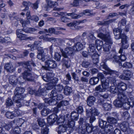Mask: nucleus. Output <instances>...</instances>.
Wrapping results in <instances>:
<instances>
[{"label": "nucleus", "mask_w": 134, "mask_h": 134, "mask_svg": "<svg viewBox=\"0 0 134 134\" xmlns=\"http://www.w3.org/2000/svg\"><path fill=\"white\" fill-rule=\"evenodd\" d=\"M31 65L33 66H36L35 64L32 61H28L22 64V66H23L22 68L24 70L22 75L26 81H34L35 79L36 76L35 75L28 72L31 71L32 70Z\"/></svg>", "instance_id": "f257e3e1"}, {"label": "nucleus", "mask_w": 134, "mask_h": 134, "mask_svg": "<svg viewBox=\"0 0 134 134\" xmlns=\"http://www.w3.org/2000/svg\"><path fill=\"white\" fill-rule=\"evenodd\" d=\"M24 89L21 87H16L14 91V96L13 98L14 102L16 103V106L20 108L23 105V97L21 94L24 92Z\"/></svg>", "instance_id": "f03ea898"}, {"label": "nucleus", "mask_w": 134, "mask_h": 134, "mask_svg": "<svg viewBox=\"0 0 134 134\" xmlns=\"http://www.w3.org/2000/svg\"><path fill=\"white\" fill-rule=\"evenodd\" d=\"M98 37L102 39L106 43L103 44V47L104 51L107 52V53H109L110 49L111 48L110 44H112L113 42L110 38V34L109 32H107L105 35L100 32L98 34Z\"/></svg>", "instance_id": "7ed1b4c3"}, {"label": "nucleus", "mask_w": 134, "mask_h": 134, "mask_svg": "<svg viewBox=\"0 0 134 134\" xmlns=\"http://www.w3.org/2000/svg\"><path fill=\"white\" fill-rule=\"evenodd\" d=\"M122 29L121 28H116L113 29V31L115 38L116 39H121V43L122 47L126 48H127L128 45L127 43L126 36L124 34H121Z\"/></svg>", "instance_id": "20e7f679"}, {"label": "nucleus", "mask_w": 134, "mask_h": 134, "mask_svg": "<svg viewBox=\"0 0 134 134\" xmlns=\"http://www.w3.org/2000/svg\"><path fill=\"white\" fill-rule=\"evenodd\" d=\"M63 97V96L62 94H57L56 98H45L44 102L48 104L49 105H54L58 103V100H62Z\"/></svg>", "instance_id": "39448f33"}, {"label": "nucleus", "mask_w": 134, "mask_h": 134, "mask_svg": "<svg viewBox=\"0 0 134 134\" xmlns=\"http://www.w3.org/2000/svg\"><path fill=\"white\" fill-rule=\"evenodd\" d=\"M98 77L100 79L102 85L105 91H106L109 87V80L108 79H106L104 77L103 74L101 73L98 74Z\"/></svg>", "instance_id": "423d86ee"}, {"label": "nucleus", "mask_w": 134, "mask_h": 134, "mask_svg": "<svg viewBox=\"0 0 134 134\" xmlns=\"http://www.w3.org/2000/svg\"><path fill=\"white\" fill-rule=\"evenodd\" d=\"M45 66H42V68L46 70H48V68L54 69L57 66V64L55 61L52 59H48L45 62Z\"/></svg>", "instance_id": "0eeeda50"}, {"label": "nucleus", "mask_w": 134, "mask_h": 134, "mask_svg": "<svg viewBox=\"0 0 134 134\" xmlns=\"http://www.w3.org/2000/svg\"><path fill=\"white\" fill-rule=\"evenodd\" d=\"M60 50L62 56L65 58H68V56L71 55L74 53L73 48L71 47H66L64 50L62 48Z\"/></svg>", "instance_id": "6e6552de"}, {"label": "nucleus", "mask_w": 134, "mask_h": 134, "mask_svg": "<svg viewBox=\"0 0 134 134\" xmlns=\"http://www.w3.org/2000/svg\"><path fill=\"white\" fill-rule=\"evenodd\" d=\"M86 116L88 117H90L91 115L94 116H98L99 114L98 110L94 107L90 109H86Z\"/></svg>", "instance_id": "1a4fd4ad"}, {"label": "nucleus", "mask_w": 134, "mask_h": 134, "mask_svg": "<svg viewBox=\"0 0 134 134\" xmlns=\"http://www.w3.org/2000/svg\"><path fill=\"white\" fill-rule=\"evenodd\" d=\"M113 114H115L116 115V118L112 117L110 116H108L107 117V119L108 123H110L113 125L114 127H115V124L117 122V119L118 118V115L115 112H114Z\"/></svg>", "instance_id": "9d476101"}, {"label": "nucleus", "mask_w": 134, "mask_h": 134, "mask_svg": "<svg viewBox=\"0 0 134 134\" xmlns=\"http://www.w3.org/2000/svg\"><path fill=\"white\" fill-rule=\"evenodd\" d=\"M21 30H19L17 32V37L21 40H24L27 39H30L32 40L33 38L31 37H28L27 35L25 34H23L21 33Z\"/></svg>", "instance_id": "9b49d317"}, {"label": "nucleus", "mask_w": 134, "mask_h": 134, "mask_svg": "<svg viewBox=\"0 0 134 134\" xmlns=\"http://www.w3.org/2000/svg\"><path fill=\"white\" fill-rule=\"evenodd\" d=\"M121 129L124 132H128L130 131L129 124L127 122H123L120 125Z\"/></svg>", "instance_id": "f8f14e48"}, {"label": "nucleus", "mask_w": 134, "mask_h": 134, "mask_svg": "<svg viewBox=\"0 0 134 134\" xmlns=\"http://www.w3.org/2000/svg\"><path fill=\"white\" fill-rule=\"evenodd\" d=\"M14 125H15V124L13 121H11L7 124L4 123L1 125L2 127H3L6 130L8 131L11 128H13Z\"/></svg>", "instance_id": "ddd939ff"}, {"label": "nucleus", "mask_w": 134, "mask_h": 134, "mask_svg": "<svg viewBox=\"0 0 134 134\" xmlns=\"http://www.w3.org/2000/svg\"><path fill=\"white\" fill-rule=\"evenodd\" d=\"M90 11L88 10H84L83 12L80 13L79 14H75L73 16V18L74 19H77L82 16L83 15L87 16H90L91 14L90 13Z\"/></svg>", "instance_id": "4468645a"}, {"label": "nucleus", "mask_w": 134, "mask_h": 134, "mask_svg": "<svg viewBox=\"0 0 134 134\" xmlns=\"http://www.w3.org/2000/svg\"><path fill=\"white\" fill-rule=\"evenodd\" d=\"M81 130H82V133H83V132H85V133L88 134V133L91 132L92 131V127L90 126L89 124H86V125L83 126V127L81 128Z\"/></svg>", "instance_id": "2eb2a0df"}, {"label": "nucleus", "mask_w": 134, "mask_h": 134, "mask_svg": "<svg viewBox=\"0 0 134 134\" xmlns=\"http://www.w3.org/2000/svg\"><path fill=\"white\" fill-rule=\"evenodd\" d=\"M19 114V113L18 111L12 112H7L5 113V116L7 118L12 119L14 117L18 116Z\"/></svg>", "instance_id": "dca6fc26"}, {"label": "nucleus", "mask_w": 134, "mask_h": 134, "mask_svg": "<svg viewBox=\"0 0 134 134\" xmlns=\"http://www.w3.org/2000/svg\"><path fill=\"white\" fill-rule=\"evenodd\" d=\"M4 68L7 72H13L15 70L13 65L11 63L6 64L5 65Z\"/></svg>", "instance_id": "f3484780"}, {"label": "nucleus", "mask_w": 134, "mask_h": 134, "mask_svg": "<svg viewBox=\"0 0 134 134\" xmlns=\"http://www.w3.org/2000/svg\"><path fill=\"white\" fill-rule=\"evenodd\" d=\"M100 68L103 69L107 71V73L108 74H111L115 72L114 71L110 69L105 64L104 62H102L100 64Z\"/></svg>", "instance_id": "a211bd4d"}, {"label": "nucleus", "mask_w": 134, "mask_h": 134, "mask_svg": "<svg viewBox=\"0 0 134 134\" xmlns=\"http://www.w3.org/2000/svg\"><path fill=\"white\" fill-rule=\"evenodd\" d=\"M69 128L67 127L66 124L60 125L57 129L58 133L59 134H60L62 132H64L67 130H69Z\"/></svg>", "instance_id": "6ab92c4d"}, {"label": "nucleus", "mask_w": 134, "mask_h": 134, "mask_svg": "<svg viewBox=\"0 0 134 134\" xmlns=\"http://www.w3.org/2000/svg\"><path fill=\"white\" fill-rule=\"evenodd\" d=\"M21 30L22 31H21V33H22V34H24L23 32V31L24 32L26 33H32L34 32L35 31H36V30L34 28L29 27H27L26 28H24L22 29H17L16 31V34L17 36L18 35V30Z\"/></svg>", "instance_id": "aec40b11"}, {"label": "nucleus", "mask_w": 134, "mask_h": 134, "mask_svg": "<svg viewBox=\"0 0 134 134\" xmlns=\"http://www.w3.org/2000/svg\"><path fill=\"white\" fill-rule=\"evenodd\" d=\"M96 98L93 96H88L87 99V105L89 107H91L94 104L95 102Z\"/></svg>", "instance_id": "412c9836"}, {"label": "nucleus", "mask_w": 134, "mask_h": 134, "mask_svg": "<svg viewBox=\"0 0 134 134\" xmlns=\"http://www.w3.org/2000/svg\"><path fill=\"white\" fill-rule=\"evenodd\" d=\"M9 81L10 83L13 86L16 85L18 82L17 78L14 75L10 76L9 78Z\"/></svg>", "instance_id": "4be33fe9"}, {"label": "nucleus", "mask_w": 134, "mask_h": 134, "mask_svg": "<svg viewBox=\"0 0 134 134\" xmlns=\"http://www.w3.org/2000/svg\"><path fill=\"white\" fill-rule=\"evenodd\" d=\"M83 45L80 42H77L75 43L73 47L74 51H79L82 49Z\"/></svg>", "instance_id": "5701e85b"}, {"label": "nucleus", "mask_w": 134, "mask_h": 134, "mask_svg": "<svg viewBox=\"0 0 134 134\" xmlns=\"http://www.w3.org/2000/svg\"><path fill=\"white\" fill-rule=\"evenodd\" d=\"M54 74L52 73H48L46 75H44L42 77L43 80L45 81L48 82L53 78Z\"/></svg>", "instance_id": "b1692460"}, {"label": "nucleus", "mask_w": 134, "mask_h": 134, "mask_svg": "<svg viewBox=\"0 0 134 134\" xmlns=\"http://www.w3.org/2000/svg\"><path fill=\"white\" fill-rule=\"evenodd\" d=\"M57 115L54 114H53L49 115L47 118V121L48 123L53 124L57 120Z\"/></svg>", "instance_id": "393cba45"}, {"label": "nucleus", "mask_w": 134, "mask_h": 134, "mask_svg": "<svg viewBox=\"0 0 134 134\" xmlns=\"http://www.w3.org/2000/svg\"><path fill=\"white\" fill-rule=\"evenodd\" d=\"M127 98L126 96L124 94L123 92L120 91L118 93L117 100H120L124 102L126 100Z\"/></svg>", "instance_id": "a878e982"}, {"label": "nucleus", "mask_w": 134, "mask_h": 134, "mask_svg": "<svg viewBox=\"0 0 134 134\" xmlns=\"http://www.w3.org/2000/svg\"><path fill=\"white\" fill-rule=\"evenodd\" d=\"M118 86L119 91L121 92H123V91L125 90L126 89V85L123 82H121L118 83Z\"/></svg>", "instance_id": "bb28decb"}, {"label": "nucleus", "mask_w": 134, "mask_h": 134, "mask_svg": "<svg viewBox=\"0 0 134 134\" xmlns=\"http://www.w3.org/2000/svg\"><path fill=\"white\" fill-rule=\"evenodd\" d=\"M87 121H88V120L86 119L85 118H80L79 122V124L81 125V128L83 127L84 126V127L86 124H87Z\"/></svg>", "instance_id": "cd10ccee"}, {"label": "nucleus", "mask_w": 134, "mask_h": 134, "mask_svg": "<svg viewBox=\"0 0 134 134\" xmlns=\"http://www.w3.org/2000/svg\"><path fill=\"white\" fill-rule=\"evenodd\" d=\"M79 114L77 112L73 111L71 113L70 119L76 121L79 119Z\"/></svg>", "instance_id": "c85d7f7f"}, {"label": "nucleus", "mask_w": 134, "mask_h": 134, "mask_svg": "<svg viewBox=\"0 0 134 134\" xmlns=\"http://www.w3.org/2000/svg\"><path fill=\"white\" fill-rule=\"evenodd\" d=\"M60 41L62 43H65L68 46H71L74 42L73 40L72 39H65L64 40H61Z\"/></svg>", "instance_id": "c756f323"}, {"label": "nucleus", "mask_w": 134, "mask_h": 134, "mask_svg": "<svg viewBox=\"0 0 134 134\" xmlns=\"http://www.w3.org/2000/svg\"><path fill=\"white\" fill-rule=\"evenodd\" d=\"M124 102L117 100V99L113 102L114 105L117 107L121 108L123 105Z\"/></svg>", "instance_id": "7c9ffc66"}, {"label": "nucleus", "mask_w": 134, "mask_h": 134, "mask_svg": "<svg viewBox=\"0 0 134 134\" xmlns=\"http://www.w3.org/2000/svg\"><path fill=\"white\" fill-rule=\"evenodd\" d=\"M115 53V52H113L112 53L110 54V55H109L108 57V59H114V60L113 62H118V60L117 59V57Z\"/></svg>", "instance_id": "2f4dec72"}, {"label": "nucleus", "mask_w": 134, "mask_h": 134, "mask_svg": "<svg viewBox=\"0 0 134 134\" xmlns=\"http://www.w3.org/2000/svg\"><path fill=\"white\" fill-rule=\"evenodd\" d=\"M98 123L99 126L102 129H104L108 124L106 121L100 119H99Z\"/></svg>", "instance_id": "473e14b6"}, {"label": "nucleus", "mask_w": 134, "mask_h": 134, "mask_svg": "<svg viewBox=\"0 0 134 134\" xmlns=\"http://www.w3.org/2000/svg\"><path fill=\"white\" fill-rule=\"evenodd\" d=\"M97 77H93L91 78L90 80V83L92 85H94L97 84L99 81V79Z\"/></svg>", "instance_id": "72a5a7b5"}, {"label": "nucleus", "mask_w": 134, "mask_h": 134, "mask_svg": "<svg viewBox=\"0 0 134 134\" xmlns=\"http://www.w3.org/2000/svg\"><path fill=\"white\" fill-rule=\"evenodd\" d=\"M117 57L118 62H116V63L119 64V66L122 65V63H120V60H121V61H124L126 59V57L124 55H121L120 56H118Z\"/></svg>", "instance_id": "f704fd0d"}, {"label": "nucleus", "mask_w": 134, "mask_h": 134, "mask_svg": "<svg viewBox=\"0 0 134 134\" xmlns=\"http://www.w3.org/2000/svg\"><path fill=\"white\" fill-rule=\"evenodd\" d=\"M110 90L111 93L113 94H115L117 92H118V93L120 91H119L118 88V86L117 87H116L114 86L110 87Z\"/></svg>", "instance_id": "c9c22d12"}, {"label": "nucleus", "mask_w": 134, "mask_h": 134, "mask_svg": "<svg viewBox=\"0 0 134 134\" xmlns=\"http://www.w3.org/2000/svg\"><path fill=\"white\" fill-rule=\"evenodd\" d=\"M72 92V90L71 87L68 86H66L65 87L64 92L65 94L68 95Z\"/></svg>", "instance_id": "e433bc0d"}, {"label": "nucleus", "mask_w": 134, "mask_h": 134, "mask_svg": "<svg viewBox=\"0 0 134 134\" xmlns=\"http://www.w3.org/2000/svg\"><path fill=\"white\" fill-rule=\"evenodd\" d=\"M56 120L57 124L62 123L64 121V116L62 115H59V116L57 115Z\"/></svg>", "instance_id": "4c0bfd02"}, {"label": "nucleus", "mask_w": 134, "mask_h": 134, "mask_svg": "<svg viewBox=\"0 0 134 134\" xmlns=\"http://www.w3.org/2000/svg\"><path fill=\"white\" fill-rule=\"evenodd\" d=\"M124 74L126 75L127 80H129L132 76V74L130 70H127L124 71Z\"/></svg>", "instance_id": "58836bf2"}, {"label": "nucleus", "mask_w": 134, "mask_h": 134, "mask_svg": "<svg viewBox=\"0 0 134 134\" xmlns=\"http://www.w3.org/2000/svg\"><path fill=\"white\" fill-rule=\"evenodd\" d=\"M128 102V103L130 106L131 107H132L134 105V100L133 98L132 97H130L129 98H127V100L125 102Z\"/></svg>", "instance_id": "ea45409f"}, {"label": "nucleus", "mask_w": 134, "mask_h": 134, "mask_svg": "<svg viewBox=\"0 0 134 134\" xmlns=\"http://www.w3.org/2000/svg\"><path fill=\"white\" fill-rule=\"evenodd\" d=\"M92 58V61L93 63L95 64H96L98 62V55L97 53L95 54V55L91 56Z\"/></svg>", "instance_id": "a19ab883"}, {"label": "nucleus", "mask_w": 134, "mask_h": 134, "mask_svg": "<svg viewBox=\"0 0 134 134\" xmlns=\"http://www.w3.org/2000/svg\"><path fill=\"white\" fill-rule=\"evenodd\" d=\"M58 92L57 91L54 89L49 93V96L50 97L52 98H56Z\"/></svg>", "instance_id": "79ce46f5"}, {"label": "nucleus", "mask_w": 134, "mask_h": 134, "mask_svg": "<svg viewBox=\"0 0 134 134\" xmlns=\"http://www.w3.org/2000/svg\"><path fill=\"white\" fill-rule=\"evenodd\" d=\"M114 127L113 125H111L109 124L108 123L104 129L110 132L113 131Z\"/></svg>", "instance_id": "37998d69"}, {"label": "nucleus", "mask_w": 134, "mask_h": 134, "mask_svg": "<svg viewBox=\"0 0 134 134\" xmlns=\"http://www.w3.org/2000/svg\"><path fill=\"white\" fill-rule=\"evenodd\" d=\"M67 124V126L69 128H72L75 125V122L73 120L70 119L68 120V122L66 123Z\"/></svg>", "instance_id": "c03bdc74"}, {"label": "nucleus", "mask_w": 134, "mask_h": 134, "mask_svg": "<svg viewBox=\"0 0 134 134\" xmlns=\"http://www.w3.org/2000/svg\"><path fill=\"white\" fill-rule=\"evenodd\" d=\"M47 57V56L45 55L44 54H38L37 56V58L43 61L46 60Z\"/></svg>", "instance_id": "a18cd8bd"}, {"label": "nucleus", "mask_w": 134, "mask_h": 134, "mask_svg": "<svg viewBox=\"0 0 134 134\" xmlns=\"http://www.w3.org/2000/svg\"><path fill=\"white\" fill-rule=\"evenodd\" d=\"M47 5L50 7H52L57 5V3L56 2H53L51 0H46Z\"/></svg>", "instance_id": "49530a36"}, {"label": "nucleus", "mask_w": 134, "mask_h": 134, "mask_svg": "<svg viewBox=\"0 0 134 134\" xmlns=\"http://www.w3.org/2000/svg\"><path fill=\"white\" fill-rule=\"evenodd\" d=\"M69 104V102L67 100H63L60 101L58 105V108H60L61 106H66Z\"/></svg>", "instance_id": "de8ad7c7"}, {"label": "nucleus", "mask_w": 134, "mask_h": 134, "mask_svg": "<svg viewBox=\"0 0 134 134\" xmlns=\"http://www.w3.org/2000/svg\"><path fill=\"white\" fill-rule=\"evenodd\" d=\"M63 88L62 85L59 84L55 86L54 89L58 92H60L62 91Z\"/></svg>", "instance_id": "09e8293b"}, {"label": "nucleus", "mask_w": 134, "mask_h": 134, "mask_svg": "<svg viewBox=\"0 0 134 134\" xmlns=\"http://www.w3.org/2000/svg\"><path fill=\"white\" fill-rule=\"evenodd\" d=\"M103 107L104 110H109L111 108V104L108 103H105Z\"/></svg>", "instance_id": "8fccbe9b"}, {"label": "nucleus", "mask_w": 134, "mask_h": 134, "mask_svg": "<svg viewBox=\"0 0 134 134\" xmlns=\"http://www.w3.org/2000/svg\"><path fill=\"white\" fill-rule=\"evenodd\" d=\"M5 104L7 106L9 107L12 105L13 102L11 98L8 97L6 100Z\"/></svg>", "instance_id": "3c124183"}, {"label": "nucleus", "mask_w": 134, "mask_h": 134, "mask_svg": "<svg viewBox=\"0 0 134 134\" xmlns=\"http://www.w3.org/2000/svg\"><path fill=\"white\" fill-rule=\"evenodd\" d=\"M37 121L40 126L41 127L44 126L45 125L44 119L41 118H38L37 120Z\"/></svg>", "instance_id": "603ef678"}, {"label": "nucleus", "mask_w": 134, "mask_h": 134, "mask_svg": "<svg viewBox=\"0 0 134 134\" xmlns=\"http://www.w3.org/2000/svg\"><path fill=\"white\" fill-rule=\"evenodd\" d=\"M95 89L96 91H98L100 92H104L106 91L102 86V85L101 86L100 85H99L98 86L96 87Z\"/></svg>", "instance_id": "864d4df0"}, {"label": "nucleus", "mask_w": 134, "mask_h": 134, "mask_svg": "<svg viewBox=\"0 0 134 134\" xmlns=\"http://www.w3.org/2000/svg\"><path fill=\"white\" fill-rule=\"evenodd\" d=\"M66 59L64 57L62 59V61L63 63V65L65 66L66 68H68L70 66V64L69 63L68 60Z\"/></svg>", "instance_id": "5fc2aeb1"}, {"label": "nucleus", "mask_w": 134, "mask_h": 134, "mask_svg": "<svg viewBox=\"0 0 134 134\" xmlns=\"http://www.w3.org/2000/svg\"><path fill=\"white\" fill-rule=\"evenodd\" d=\"M61 55L57 52H55L54 57L55 59L57 61H59L60 60Z\"/></svg>", "instance_id": "6e6d98bb"}, {"label": "nucleus", "mask_w": 134, "mask_h": 134, "mask_svg": "<svg viewBox=\"0 0 134 134\" xmlns=\"http://www.w3.org/2000/svg\"><path fill=\"white\" fill-rule=\"evenodd\" d=\"M58 81V79L56 77H54L52 78V79L49 81V83L50 84L54 85V86L55 85V84L57 83Z\"/></svg>", "instance_id": "4d7b16f0"}, {"label": "nucleus", "mask_w": 134, "mask_h": 134, "mask_svg": "<svg viewBox=\"0 0 134 134\" xmlns=\"http://www.w3.org/2000/svg\"><path fill=\"white\" fill-rule=\"evenodd\" d=\"M49 129L46 126L45 127L42 128L41 133V134H48Z\"/></svg>", "instance_id": "13d9d810"}, {"label": "nucleus", "mask_w": 134, "mask_h": 134, "mask_svg": "<svg viewBox=\"0 0 134 134\" xmlns=\"http://www.w3.org/2000/svg\"><path fill=\"white\" fill-rule=\"evenodd\" d=\"M121 66L123 68H129L132 67V65L130 63L126 62L124 63Z\"/></svg>", "instance_id": "bf43d9fd"}, {"label": "nucleus", "mask_w": 134, "mask_h": 134, "mask_svg": "<svg viewBox=\"0 0 134 134\" xmlns=\"http://www.w3.org/2000/svg\"><path fill=\"white\" fill-rule=\"evenodd\" d=\"M74 1L71 4L74 7H77L79 5V4L82 2V0H74Z\"/></svg>", "instance_id": "052dcab7"}, {"label": "nucleus", "mask_w": 134, "mask_h": 134, "mask_svg": "<svg viewBox=\"0 0 134 134\" xmlns=\"http://www.w3.org/2000/svg\"><path fill=\"white\" fill-rule=\"evenodd\" d=\"M12 131L14 133H15L16 134H19V133L20 132V129L18 127H13V128H12Z\"/></svg>", "instance_id": "680f3d73"}, {"label": "nucleus", "mask_w": 134, "mask_h": 134, "mask_svg": "<svg viewBox=\"0 0 134 134\" xmlns=\"http://www.w3.org/2000/svg\"><path fill=\"white\" fill-rule=\"evenodd\" d=\"M50 111V110L48 109H43L41 111V113L42 115L44 116H45L47 115L49 113V112Z\"/></svg>", "instance_id": "e2e57ef3"}, {"label": "nucleus", "mask_w": 134, "mask_h": 134, "mask_svg": "<svg viewBox=\"0 0 134 134\" xmlns=\"http://www.w3.org/2000/svg\"><path fill=\"white\" fill-rule=\"evenodd\" d=\"M40 2V0H37L36 2L32 4V7L33 9H37L38 8V4Z\"/></svg>", "instance_id": "0e129e2a"}, {"label": "nucleus", "mask_w": 134, "mask_h": 134, "mask_svg": "<svg viewBox=\"0 0 134 134\" xmlns=\"http://www.w3.org/2000/svg\"><path fill=\"white\" fill-rule=\"evenodd\" d=\"M122 115L125 119H126L127 120H129L130 117V114L126 111L124 112L122 114Z\"/></svg>", "instance_id": "69168bd1"}, {"label": "nucleus", "mask_w": 134, "mask_h": 134, "mask_svg": "<svg viewBox=\"0 0 134 134\" xmlns=\"http://www.w3.org/2000/svg\"><path fill=\"white\" fill-rule=\"evenodd\" d=\"M31 3L29 2H23V4L25 7L24 10H27L29 9V6Z\"/></svg>", "instance_id": "338daca9"}, {"label": "nucleus", "mask_w": 134, "mask_h": 134, "mask_svg": "<svg viewBox=\"0 0 134 134\" xmlns=\"http://www.w3.org/2000/svg\"><path fill=\"white\" fill-rule=\"evenodd\" d=\"M76 110L77 111V112L78 114H81L83 111V107L81 106H78L76 109Z\"/></svg>", "instance_id": "774afa93"}]
</instances>
